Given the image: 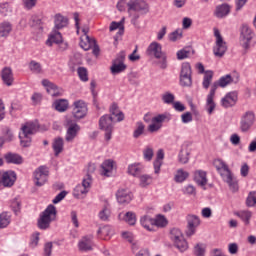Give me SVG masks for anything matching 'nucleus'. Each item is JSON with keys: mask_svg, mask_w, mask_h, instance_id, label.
Returning <instances> with one entry per match:
<instances>
[{"mask_svg": "<svg viewBox=\"0 0 256 256\" xmlns=\"http://www.w3.org/2000/svg\"><path fill=\"white\" fill-rule=\"evenodd\" d=\"M38 129L39 125L35 122L23 124L19 132L20 145L22 147H29L31 145V137Z\"/></svg>", "mask_w": 256, "mask_h": 256, "instance_id": "f257e3e1", "label": "nucleus"}, {"mask_svg": "<svg viewBox=\"0 0 256 256\" xmlns=\"http://www.w3.org/2000/svg\"><path fill=\"white\" fill-rule=\"evenodd\" d=\"M55 219H57V208L53 205H49L45 211L40 214L38 219L39 229H49L52 221H55Z\"/></svg>", "mask_w": 256, "mask_h": 256, "instance_id": "f03ea898", "label": "nucleus"}, {"mask_svg": "<svg viewBox=\"0 0 256 256\" xmlns=\"http://www.w3.org/2000/svg\"><path fill=\"white\" fill-rule=\"evenodd\" d=\"M170 239L180 253H185V251L189 249V244L187 243V240H185V236H183V232H181L180 229L173 228L170 231Z\"/></svg>", "mask_w": 256, "mask_h": 256, "instance_id": "7ed1b4c3", "label": "nucleus"}, {"mask_svg": "<svg viewBox=\"0 0 256 256\" xmlns=\"http://www.w3.org/2000/svg\"><path fill=\"white\" fill-rule=\"evenodd\" d=\"M162 49L163 48L161 44H159V42H152L147 48V53L148 55H151L156 59H162V62L160 63V68L167 69V56Z\"/></svg>", "mask_w": 256, "mask_h": 256, "instance_id": "20e7f679", "label": "nucleus"}, {"mask_svg": "<svg viewBox=\"0 0 256 256\" xmlns=\"http://www.w3.org/2000/svg\"><path fill=\"white\" fill-rule=\"evenodd\" d=\"M89 108L87 107V102L85 100H75L72 103V117L75 121H81L87 117Z\"/></svg>", "mask_w": 256, "mask_h": 256, "instance_id": "39448f33", "label": "nucleus"}, {"mask_svg": "<svg viewBox=\"0 0 256 256\" xmlns=\"http://www.w3.org/2000/svg\"><path fill=\"white\" fill-rule=\"evenodd\" d=\"M255 38V32L247 24H243L240 29V44L245 51L251 48V41Z\"/></svg>", "mask_w": 256, "mask_h": 256, "instance_id": "423d86ee", "label": "nucleus"}, {"mask_svg": "<svg viewBox=\"0 0 256 256\" xmlns=\"http://www.w3.org/2000/svg\"><path fill=\"white\" fill-rule=\"evenodd\" d=\"M91 183H93L91 174H87L83 179L82 184L75 187L73 191L74 197H76V199H85L87 193H89V189H91Z\"/></svg>", "mask_w": 256, "mask_h": 256, "instance_id": "0eeeda50", "label": "nucleus"}, {"mask_svg": "<svg viewBox=\"0 0 256 256\" xmlns=\"http://www.w3.org/2000/svg\"><path fill=\"white\" fill-rule=\"evenodd\" d=\"M256 116L253 110H247L241 115L239 129L242 133H247L255 125Z\"/></svg>", "mask_w": 256, "mask_h": 256, "instance_id": "6e6552de", "label": "nucleus"}, {"mask_svg": "<svg viewBox=\"0 0 256 256\" xmlns=\"http://www.w3.org/2000/svg\"><path fill=\"white\" fill-rule=\"evenodd\" d=\"M214 37H215V46L213 49V53L215 57H223L225 53H227V43L223 39L221 35V31L217 28H214Z\"/></svg>", "mask_w": 256, "mask_h": 256, "instance_id": "1a4fd4ad", "label": "nucleus"}, {"mask_svg": "<svg viewBox=\"0 0 256 256\" xmlns=\"http://www.w3.org/2000/svg\"><path fill=\"white\" fill-rule=\"evenodd\" d=\"M171 121V114L165 112L158 114L151 119V124L148 126L149 133H157L163 127V123Z\"/></svg>", "mask_w": 256, "mask_h": 256, "instance_id": "9d476101", "label": "nucleus"}, {"mask_svg": "<svg viewBox=\"0 0 256 256\" xmlns=\"http://www.w3.org/2000/svg\"><path fill=\"white\" fill-rule=\"evenodd\" d=\"M99 127L104 131L105 141H111L113 135V117L109 114L103 115L99 120Z\"/></svg>", "mask_w": 256, "mask_h": 256, "instance_id": "9b49d317", "label": "nucleus"}, {"mask_svg": "<svg viewBox=\"0 0 256 256\" xmlns=\"http://www.w3.org/2000/svg\"><path fill=\"white\" fill-rule=\"evenodd\" d=\"M193 71L189 62L182 63L180 71V85L182 87H191L193 85Z\"/></svg>", "mask_w": 256, "mask_h": 256, "instance_id": "f8f14e48", "label": "nucleus"}, {"mask_svg": "<svg viewBox=\"0 0 256 256\" xmlns=\"http://www.w3.org/2000/svg\"><path fill=\"white\" fill-rule=\"evenodd\" d=\"M65 127H66L65 141L67 143H73V141H75V139L77 138V135H79V131H81V127L79 126V124L73 122L71 118L66 119Z\"/></svg>", "mask_w": 256, "mask_h": 256, "instance_id": "ddd939ff", "label": "nucleus"}, {"mask_svg": "<svg viewBox=\"0 0 256 256\" xmlns=\"http://www.w3.org/2000/svg\"><path fill=\"white\" fill-rule=\"evenodd\" d=\"M125 69H127V65H125V52L122 51L115 60H113L110 71L112 75H119V73H123Z\"/></svg>", "mask_w": 256, "mask_h": 256, "instance_id": "4468645a", "label": "nucleus"}, {"mask_svg": "<svg viewBox=\"0 0 256 256\" xmlns=\"http://www.w3.org/2000/svg\"><path fill=\"white\" fill-rule=\"evenodd\" d=\"M49 177V168L40 166L34 171V184L36 187H43Z\"/></svg>", "mask_w": 256, "mask_h": 256, "instance_id": "2eb2a0df", "label": "nucleus"}, {"mask_svg": "<svg viewBox=\"0 0 256 256\" xmlns=\"http://www.w3.org/2000/svg\"><path fill=\"white\" fill-rule=\"evenodd\" d=\"M15 181H17V174L15 171H0V185H2V187H13Z\"/></svg>", "mask_w": 256, "mask_h": 256, "instance_id": "dca6fc26", "label": "nucleus"}, {"mask_svg": "<svg viewBox=\"0 0 256 256\" xmlns=\"http://www.w3.org/2000/svg\"><path fill=\"white\" fill-rule=\"evenodd\" d=\"M237 101H239V94L237 91H232L226 93V95L221 98L220 105L224 109H230V107H235V105H237Z\"/></svg>", "mask_w": 256, "mask_h": 256, "instance_id": "f3484780", "label": "nucleus"}, {"mask_svg": "<svg viewBox=\"0 0 256 256\" xmlns=\"http://www.w3.org/2000/svg\"><path fill=\"white\" fill-rule=\"evenodd\" d=\"M116 200L119 205H129L133 201V193L129 189L120 188L116 192Z\"/></svg>", "mask_w": 256, "mask_h": 256, "instance_id": "a211bd4d", "label": "nucleus"}, {"mask_svg": "<svg viewBox=\"0 0 256 256\" xmlns=\"http://www.w3.org/2000/svg\"><path fill=\"white\" fill-rule=\"evenodd\" d=\"M128 11H138L140 13H149V4L143 0H131L128 2Z\"/></svg>", "mask_w": 256, "mask_h": 256, "instance_id": "6ab92c4d", "label": "nucleus"}, {"mask_svg": "<svg viewBox=\"0 0 256 256\" xmlns=\"http://www.w3.org/2000/svg\"><path fill=\"white\" fill-rule=\"evenodd\" d=\"M187 223H188V230L186 232V235L188 237H191L192 235H195V231H197V227L201 225V219H199V216L194 214H189L187 216Z\"/></svg>", "mask_w": 256, "mask_h": 256, "instance_id": "aec40b11", "label": "nucleus"}, {"mask_svg": "<svg viewBox=\"0 0 256 256\" xmlns=\"http://www.w3.org/2000/svg\"><path fill=\"white\" fill-rule=\"evenodd\" d=\"M196 69H197L198 73H204L202 86L204 89H209V87L211 85V81H213V71L205 72V66H203L201 63L196 64Z\"/></svg>", "mask_w": 256, "mask_h": 256, "instance_id": "412c9836", "label": "nucleus"}, {"mask_svg": "<svg viewBox=\"0 0 256 256\" xmlns=\"http://www.w3.org/2000/svg\"><path fill=\"white\" fill-rule=\"evenodd\" d=\"M189 159H191V148H189V145L183 144L178 154V163L180 165H187Z\"/></svg>", "mask_w": 256, "mask_h": 256, "instance_id": "4be33fe9", "label": "nucleus"}, {"mask_svg": "<svg viewBox=\"0 0 256 256\" xmlns=\"http://www.w3.org/2000/svg\"><path fill=\"white\" fill-rule=\"evenodd\" d=\"M215 107H217V104H215V86H214V87H211L210 92L206 97L205 109L208 115H213V112L215 111Z\"/></svg>", "mask_w": 256, "mask_h": 256, "instance_id": "5701e85b", "label": "nucleus"}, {"mask_svg": "<svg viewBox=\"0 0 256 256\" xmlns=\"http://www.w3.org/2000/svg\"><path fill=\"white\" fill-rule=\"evenodd\" d=\"M53 43H56L57 45H61L63 49H67V44L63 43V36L61 35V32L57 30H53L48 40L46 41V45H48V47H51Z\"/></svg>", "mask_w": 256, "mask_h": 256, "instance_id": "b1692460", "label": "nucleus"}, {"mask_svg": "<svg viewBox=\"0 0 256 256\" xmlns=\"http://www.w3.org/2000/svg\"><path fill=\"white\" fill-rule=\"evenodd\" d=\"M0 75L3 84L6 85V87H11L15 82V78L13 77V70L11 69V67H4L1 70Z\"/></svg>", "mask_w": 256, "mask_h": 256, "instance_id": "393cba45", "label": "nucleus"}, {"mask_svg": "<svg viewBox=\"0 0 256 256\" xmlns=\"http://www.w3.org/2000/svg\"><path fill=\"white\" fill-rule=\"evenodd\" d=\"M214 167L217 169L222 179H225V177L231 175L232 173L231 170L229 169V166H227V164L221 159L214 160Z\"/></svg>", "mask_w": 256, "mask_h": 256, "instance_id": "a878e982", "label": "nucleus"}, {"mask_svg": "<svg viewBox=\"0 0 256 256\" xmlns=\"http://www.w3.org/2000/svg\"><path fill=\"white\" fill-rule=\"evenodd\" d=\"M229 13H231V5L227 3L216 6L214 10V16H216L217 19H225Z\"/></svg>", "mask_w": 256, "mask_h": 256, "instance_id": "bb28decb", "label": "nucleus"}, {"mask_svg": "<svg viewBox=\"0 0 256 256\" xmlns=\"http://www.w3.org/2000/svg\"><path fill=\"white\" fill-rule=\"evenodd\" d=\"M231 83H237V80L231 76V74H227L222 76L217 82H214L211 87H215V92L219 87H227V85H231Z\"/></svg>", "mask_w": 256, "mask_h": 256, "instance_id": "cd10ccee", "label": "nucleus"}, {"mask_svg": "<svg viewBox=\"0 0 256 256\" xmlns=\"http://www.w3.org/2000/svg\"><path fill=\"white\" fill-rule=\"evenodd\" d=\"M194 181L198 185V187H202V189H205L208 183L207 172L203 170H196L194 172Z\"/></svg>", "mask_w": 256, "mask_h": 256, "instance_id": "c85d7f7f", "label": "nucleus"}, {"mask_svg": "<svg viewBox=\"0 0 256 256\" xmlns=\"http://www.w3.org/2000/svg\"><path fill=\"white\" fill-rule=\"evenodd\" d=\"M113 169H115V161L106 160L101 165V175L111 177L113 175Z\"/></svg>", "mask_w": 256, "mask_h": 256, "instance_id": "c756f323", "label": "nucleus"}, {"mask_svg": "<svg viewBox=\"0 0 256 256\" xmlns=\"http://www.w3.org/2000/svg\"><path fill=\"white\" fill-rule=\"evenodd\" d=\"M118 219L120 221H125V223H127L128 225H135L137 223V214H135L134 212H126L124 213H120L118 215Z\"/></svg>", "mask_w": 256, "mask_h": 256, "instance_id": "7c9ffc66", "label": "nucleus"}, {"mask_svg": "<svg viewBox=\"0 0 256 256\" xmlns=\"http://www.w3.org/2000/svg\"><path fill=\"white\" fill-rule=\"evenodd\" d=\"M42 85L45 87L47 93L51 95V97H57L59 95V88L51 81L44 79L42 80Z\"/></svg>", "mask_w": 256, "mask_h": 256, "instance_id": "2f4dec72", "label": "nucleus"}, {"mask_svg": "<svg viewBox=\"0 0 256 256\" xmlns=\"http://www.w3.org/2000/svg\"><path fill=\"white\" fill-rule=\"evenodd\" d=\"M95 43V39L89 37V35H82L80 37V47L84 49V51H89V49L95 47Z\"/></svg>", "mask_w": 256, "mask_h": 256, "instance_id": "473e14b6", "label": "nucleus"}, {"mask_svg": "<svg viewBox=\"0 0 256 256\" xmlns=\"http://www.w3.org/2000/svg\"><path fill=\"white\" fill-rule=\"evenodd\" d=\"M140 225L146 229V231H155L154 218L149 215H144L140 218Z\"/></svg>", "mask_w": 256, "mask_h": 256, "instance_id": "72a5a7b5", "label": "nucleus"}, {"mask_svg": "<svg viewBox=\"0 0 256 256\" xmlns=\"http://www.w3.org/2000/svg\"><path fill=\"white\" fill-rule=\"evenodd\" d=\"M223 181L228 184L230 191L232 193H237L239 191V183L237 182V179L235 176H233V173L229 174L228 176L223 178Z\"/></svg>", "mask_w": 256, "mask_h": 256, "instance_id": "f704fd0d", "label": "nucleus"}, {"mask_svg": "<svg viewBox=\"0 0 256 256\" xmlns=\"http://www.w3.org/2000/svg\"><path fill=\"white\" fill-rule=\"evenodd\" d=\"M110 114L112 115V117L116 118V121L118 123H121V121H123L125 119V114H123V111H121V109H119V105L117 103L111 104Z\"/></svg>", "mask_w": 256, "mask_h": 256, "instance_id": "c9c22d12", "label": "nucleus"}, {"mask_svg": "<svg viewBox=\"0 0 256 256\" xmlns=\"http://www.w3.org/2000/svg\"><path fill=\"white\" fill-rule=\"evenodd\" d=\"M54 25L55 29H64V27H67L69 25V20L67 17L61 15V14H56L54 16Z\"/></svg>", "mask_w": 256, "mask_h": 256, "instance_id": "e433bc0d", "label": "nucleus"}, {"mask_svg": "<svg viewBox=\"0 0 256 256\" xmlns=\"http://www.w3.org/2000/svg\"><path fill=\"white\" fill-rule=\"evenodd\" d=\"M236 216L241 219L244 225L249 226L251 225V219L253 218V212L249 210H242L236 213Z\"/></svg>", "mask_w": 256, "mask_h": 256, "instance_id": "4c0bfd02", "label": "nucleus"}, {"mask_svg": "<svg viewBox=\"0 0 256 256\" xmlns=\"http://www.w3.org/2000/svg\"><path fill=\"white\" fill-rule=\"evenodd\" d=\"M54 109L59 113H65L69 109V101L67 99H59L53 103Z\"/></svg>", "mask_w": 256, "mask_h": 256, "instance_id": "58836bf2", "label": "nucleus"}, {"mask_svg": "<svg viewBox=\"0 0 256 256\" xmlns=\"http://www.w3.org/2000/svg\"><path fill=\"white\" fill-rule=\"evenodd\" d=\"M64 141L63 138L57 137L52 143V148L54 151L55 157H58L60 153H63Z\"/></svg>", "mask_w": 256, "mask_h": 256, "instance_id": "ea45409f", "label": "nucleus"}, {"mask_svg": "<svg viewBox=\"0 0 256 256\" xmlns=\"http://www.w3.org/2000/svg\"><path fill=\"white\" fill-rule=\"evenodd\" d=\"M187 179H189V173L187 171L182 168L176 171L174 175L175 183H184V181H187Z\"/></svg>", "mask_w": 256, "mask_h": 256, "instance_id": "a19ab883", "label": "nucleus"}, {"mask_svg": "<svg viewBox=\"0 0 256 256\" xmlns=\"http://www.w3.org/2000/svg\"><path fill=\"white\" fill-rule=\"evenodd\" d=\"M6 163H14L15 165H21L23 163V157L19 154L8 153L4 156Z\"/></svg>", "mask_w": 256, "mask_h": 256, "instance_id": "79ce46f5", "label": "nucleus"}, {"mask_svg": "<svg viewBox=\"0 0 256 256\" xmlns=\"http://www.w3.org/2000/svg\"><path fill=\"white\" fill-rule=\"evenodd\" d=\"M78 249L80 251H91V249H93V245L91 244V238H82L78 243Z\"/></svg>", "mask_w": 256, "mask_h": 256, "instance_id": "37998d69", "label": "nucleus"}, {"mask_svg": "<svg viewBox=\"0 0 256 256\" xmlns=\"http://www.w3.org/2000/svg\"><path fill=\"white\" fill-rule=\"evenodd\" d=\"M141 171H143V167L140 164H130L127 169L128 175H132V177H138L141 175Z\"/></svg>", "mask_w": 256, "mask_h": 256, "instance_id": "c03bdc74", "label": "nucleus"}, {"mask_svg": "<svg viewBox=\"0 0 256 256\" xmlns=\"http://www.w3.org/2000/svg\"><path fill=\"white\" fill-rule=\"evenodd\" d=\"M99 235H101L102 239H111L113 237V228L111 226H103L98 230Z\"/></svg>", "mask_w": 256, "mask_h": 256, "instance_id": "a18cd8bd", "label": "nucleus"}, {"mask_svg": "<svg viewBox=\"0 0 256 256\" xmlns=\"http://www.w3.org/2000/svg\"><path fill=\"white\" fill-rule=\"evenodd\" d=\"M13 31V26L9 22L0 23V37H8L9 33Z\"/></svg>", "mask_w": 256, "mask_h": 256, "instance_id": "49530a36", "label": "nucleus"}, {"mask_svg": "<svg viewBox=\"0 0 256 256\" xmlns=\"http://www.w3.org/2000/svg\"><path fill=\"white\" fill-rule=\"evenodd\" d=\"M98 217L101 221H109L111 217V208H109V204H106L103 209L99 212Z\"/></svg>", "mask_w": 256, "mask_h": 256, "instance_id": "de8ad7c7", "label": "nucleus"}, {"mask_svg": "<svg viewBox=\"0 0 256 256\" xmlns=\"http://www.w3.org/2000/svg\"><path fill=\"white\" fill-rule=\"evenodd\" d=\"M11 223V216L3 212L0 214V229H5Z\"/></svg>", "mask_w": 256, "mask_h": 256, "instance_id": "09e8293b", "label": "nucleus"}, {"mask_svg": "<svg viewBox=\"0 0 256 256\" xmlns=\"http://www.w3.org/2000/svg\"><path fill=\"white\" fill-rule=\"evenodd\" d=\"M139 181H140L139 183L140 187H149V185L153 183V178L150 175L143 174L139 176Z\"/></svg>", "mask_w": 256, "mask_h": 256, "instance_id": "8fccbe9b", "label": "nucleus"}, {"mask_svg": "<svg viewBox=\"0 0 256 256\" xmlns=\"http://www.w3.org/2000/svg\"><path fill=\"white\" fill-rule=\"evenodd\" d=\"M155 227H167V218L163 215L156 216V218H154V228Z\"/></svg>", "mask_w": 256, "mask_h": 256, "instance_id": "3c124183", "label": "nucleus"}, {"mask_svg": "<svg viewBox=\"0 0 256 256\" xmlns=\"http://www.w3.org/2000/svg\"><path fill=\"white\" fill-rule=\"evenodd\" d=\"M182 37H183V30L181 29L175 30L174 32H171L168 35L169 41H172L173 43H175V41H179V39H182Z\"/></svg>", "mask_w": 256, "mask_h": 256, "instance_id": "603ef678", "label": "nucleus"}, {"mask_svg": "<svg viewBox=\"0 0 256 256\" xmlns=\"http://www.w3.org/2000/svg\"><path fill=\"white\" fill-rule=\"evenodd\" d=\"M143 133H145V124H143L142 122H138L136 124V129L133 133L134 139H139V136L143 135Z\"/></svg>", "mask_w": 256, "mask_h": 256, "instance_id": "864d4df0", "label": "nucleus"}, {"mask_svg": "<svg viewBox=\"0 0 256 256\" xmlns=\"http://www.w3.org/2000/svg\"><path fill=\"white\" fill-rule=\"evenodd\" d=\"M182 193H184V195L195 197L197 195V190L195 189V186L188 184L183 187Z\"/></svg>", "mask_w": 256, "mask_h": 256, "instance_id": "5fc2aeb1", "label": "nucleus"}, {"mask_svg": "<svg viewBox=\"0 0 256 256\" xmlns=\"http://www.w3.org/2000/svg\"><path fill=\"white\" fill-rule=\"evenodd\" d=\"M246 205L247 207H256V191H252L248 194Z\"/></svg>", "mask_w": 256, "mask_h": 256, "instance_id": "6e6d98bb", "label": "nucleus"}, {"mask_svg": "<svg viewBox=\"0 0 256 256\" xmlns=\"http://www.w3.org/2000/svg\"><path fill=\"white\" fill-rule=\"evenodd\" d=\"M162 101L166 105H171L175 101V95H173L171 92H165L162 94Z\"/></svg>", "mask_w": 256, "mask_h": 256, "instance_id": "4d7b16f0", "label": "nucleus"}, {"mask_svg": "<svg viewBox=\"0 0 256 256\" xmlns=\"http://www.w3.org/2000/svg\"><path fill=\"white\" fill-rule=\"evenodd\" d=\"M123 21L124 20L120 22H112L110 24L109 31H116V29H119L120 35H123V31L125 29V27L123 26Z\"/></svg>", "mask_w": 256, "mask_h": 256, "instance_id": "13d9d810", "label": "nucleus"}, {"mask_svg": "<svg viewBox=\"0 0 256 256\" xmlns=\"http://www.w3.org/2000/svg\"><path fill=\"white\" fill-rule=\"evenodd\" d=\"M189 57H191V50L189 48H184L177 52V59H179V61L187 59Z\"/></svg>", "mask_w": 256, "mask_h": 256, "instance_id": "bf43d9fd", "label": "nucleus"}, {"mask_svg": "<svg viewBox=\"0 0 256 256\" xmlns=\"http://www.w3.org/2000/svg\"><path fill=\"white\" fill-rule=\"evenodd\" d=\"M29 69L30 71H32V73H37V74L41 73L42 71L41 64L37 61H31L29 63Z\"/></svg>", "mask_w": 256, "mask_h": 256, "instance_id": "052dcab7", "label": "nucleus"}, {"mask_svg": "<svg viewBox=\"0 0 256 256\" xmlns=\"http://www.w3.org/2000/svg\"><path fill=\"white\" fill-rule=\"evenodd\" d=\"M11 208L14 213H18L21 210V200L19 198H14L11 200Z\"/></svg>", "mask_w": 256, "mask_h": 256, "instance_id": "680f3d73", "label": "nucleus"}, {"mask_svg": "<svg viewBox=\"0 0 256 256\" xmlns=\"http://www.w3.org/2000/svg\"><path fill=\"white\" fill-rule=\"evenodd\" d=\"M143 155H144V159L146 161H151V159H153V155H154L153 148H151V147L145 148L143 151Z\"/></svg>", "mask_w": 256, "mask_h": 256, "instance_id": "e2e57ef3", "label": "nucleus"}, {"mask_svg": "<svg viewBox=\"0 0 256 256\" xmlns=\"http://www.w3.org/2000/svg\"><path fill=\"white\" fill-rule=\"evenodd\" d=\"M78 75L81 81H89V76L87 75V69L80 67L78 68Z\"/></svg>", "mask_w": 256, "mask_h": 256, "instance_id": "0e129e2a", "label": "nucleus"}, {"mask_svg": "<svg viewBox=\"0 0 256 256\" xmlns=\"http://www.w3.org/2000/svg\"><path fill=\"white\" fill-rule=\"evenodd\" d=\"M194 253H195L196 256H203V255H205V245H203V244L196 245Z\"/></svg>", "mask_w": 256, "mask_h": 256, "instance_id": "69168bd1", "label": "nucleus"}, {"mask_svg": "<svg viewBox=\"0 0 256 256\" xmlns=\"http://www.w3.org/2000/svg\"><path fill=\"white\" fill-rule=\"evenodd\" d=\"M0 13H2V15H9V13H11V7L9 6V4L7 3L1 4Z\"/></svg>", "mask_w": 256, "mask_h": 256, "instance_id": "338daca9", "label": "nucleus"}, {"mask_svg": "<svg viewBox=\"0 0 256 256\" xmlns=\"http://www.w3.org/2000/svg\"><path fill=\"white\" fill-rule=\"evenodd\" d=\"M30 25L31 27H38V29H41V20H39L37 16H32L30 19Z\"/></svg>", "mask_w": 256, "mask_h": 256, "instance_id": "774afa93", "label": "nucleus"}]
</instances>
